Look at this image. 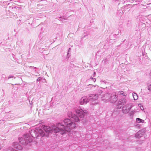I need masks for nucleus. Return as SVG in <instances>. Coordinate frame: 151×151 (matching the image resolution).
I'll list each match as a JSON object with an SVG mask.
<instances>
[{"instance_id":"423d86ee","label":"nucleus","mask_w":151,"mask_h":151,"mask_svg":"<svg viewBox=\"0 0 151 151\" xmlns=\"http://www.w3.org/2000/svg\"><path fill=\"white\" fill-rule=\"evenodd\" d=\"M72 118V121H74L76 122H78L79 120L78 117L75 115H74Z\"/></svg>"},{"instance_id":"20e7f679","label":"nucleus","mask_w":151,"mask_h":151,"mask_svg":"<svg viewBox=\"0 0 151 151\" xmlns=\"http://www.w3.org/2000/svg\"><path fill=\"white\" fill-rule=\"evenodd\" d=\"M52 127L44 126L43 127L44 130L47 132H52L53 131Z\"/></svg>"},{"instance_id":"f8f14e48","label":"nucleus","mask_w":151,"mask_h":151,"mask_svg":"<svg viewBox=\"0 0 151 151\" xmlns=\"http://www.w3.org/2000/svg\"><path fill=\"white\" fill-rule=\"evenodd\" d=\"M40 134L41 136L43 137L45 135V134L43 131H41V132H40Z\"/></svg>"},{"instance_id":"1a4fd4ad","label":"nucleus","mask_w":151,"mask_h":151,"mask_svg":"<svg viewBox=\"0 0 151 151\" xmlns=\"http://www.w3.org/2000/svg\"><path fill=\"white\" fill-rule=\"evenodd\" d=\"M132 95L134 100H137L138 99V97L137 94L135 93H133Z\"/></svg>"},{"instance_id":"9d476101","label":"nucleus","mask_w":151,"mask_h":151,"mask_svg":"<svg viewBox=\"0 0 151 151\" xmlns=\"http://www.w3.org/2000/svg\"><path fill=\"white\" fill-rule=\"evenodd\" d=\"M118 93L120 95L124 94V96H126L127 95L126 93H124L123 91H119Z\"/></svg>"},{"instance_id":"0eeeda50","label":"nucleus","mask_w":151,"mask_h":151,"mask_svg":"<svg viewBox=\"0 0 151 151\" xmlns=\"http://www.w3.org/2000/svg\"><path fill=\"white\" fill-rule=\"evenodd\" d=\"M117 100V97L116 95L115 94L114 96V97L113 98L111 97L110 99L111 102L112 103H114Z\"/></svg>"},{"instance_id":"6e6552de","label":"nucleus","mask_w":151,"mask_h":151,"mask_svg":"<svg viewBox=\"0 0 151 151\" xmlns=\"http://www.w3.org/2000/svg\"><path fill=\"white\" fill-rule=\"evenodd\" d=\"M136 121L138 123H143L144 122V120H142L139 118H137L136 119Z\"/></svg>"},{"instance_id":"39448f33","label":"nucleus","mask_w":151,"mask_h":151,"mask_svg":"<svg viewBox=\"0 0 151 151\" xmlns=\"http://www.w3.org/2000/svg\"><path fill=\"white\" fill-rule=\"evenodd\" d=\"M87 99L86 98L83 99L82 98L81 100L80 103L81 105H83L84 104H86L87 103L86 101Z\"/></svg>"},{"instance_id":"9b49d317","label":"nucleus","mask_w":151,"mask_h":151,"mask_svg":"<svg viewBox=\"0 0 151 151\" xmlns=\"http://www.w3.org/2000/svg\"><path fill=\"white\" fill-rule=\"evenodd\" d=\"M141 133V132H138L136 134V137H141V136H139V134H140Z\"/></svg>"},{"instance_id":"f03ea898","label":"nucleus","mask_w":151,"mask_h":151,"mask_svg":"<svg viewBox=\"0 0 151 151\" xmlns=\"http://www.w3.org/2000/svg\"><path fill=\"white\" fill-rule=\"evenodd\" d=\"M64 122L67 132H70L72 129L76 127L75 123L69 119H65Z\"/></svg>"},{"instance_id":"f257e3e1","label":"nucleus","mask_w":151,"mask_h":151,"mask_svg":"<svg viewBox=\"0 0 151 151\" xmlns=\"http://www.w3.org/2000/svg\"><path fill=\"white\" fill-rule=\"evenodd\" d=\"M52 129L55 132H60L62 134H65L67 132L64 126L60 123H58L56 126H53Z\"/></svg>"},{"instance_id":"7ed1b4c3","label":"nucleus","mask_w":151,"mask_h":151,"mask_svg":"<svg viewBox=\"0 0 151 151\" xmlns=\"http://www.w3.org/2000/svg\"><path fill=\"white\" fill-rule=\"evenodd\" d=\"M76 112L81 117H83V116L84 115V114H87L88 113L86 111H83V110L81 109H77L76 110Z\"/></svg>"}]
</instances>
